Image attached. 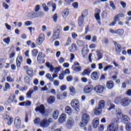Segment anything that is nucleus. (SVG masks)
Listing matches in <instances>:
<instances>
[{"label":"nucleus","instance_id":"nucleus-1","mask_svg":"<svg viewBox=\"0 0 131 131\" xmlns=\"http://www.w3.org/2000/svg\"><path fill=\"white\" fill-rule=\"evenodd\" d=\"M115 123H112L107 127L108 131H118V121L116 119L113 120Z\"/></svg>","mask_w":131,"mask_h":131},{"label":"nucleus","instance_id":"nucleus-2","mask_svg":"<svg viewBox=\"0 0 131 131\" xmlns=\"http://www.w3.org/2000/svg\"><path fill=\"white\" fill-rule=\"evenodd\" d=\"M90 115L88 114H84L82 116V121L80 123V126L83 127L87 125L88 123L90 122Z\"/></svg>","mask_w":131,"mask_h":131},{"label":"nucleus","instance_id":"nucleus-3","mask_svg":"<svg viewBox=\"0 0 131 131\" xmlns=\"http://www.w3.org/2000/svg\"><path fill=\"white\" fill-rule=\"evenodd\" d=\"M45 15V13L42 12H37L34 11L29 13L28 16L31 19H35V18H39V17H43Z\"/></svg>","mask_w":131,"mask_h":131},{"label":"nucleus","instance_id":"nucleus-4","mask_svg":"<svg viewBox=\"0 0 131 131\" xmlns=\"http://www.w3.org/2000/svg\"><path fill=\"white\" fill-rule=\"evenodd\" d=\"M71 105L72 108H74L77 112H79V102L77 99L72 100Z\"/></svg>","mask_w":131,"mask_h":131},{"label":"nucleus","instance_id":"nucleus-5","mask_svg":"<svg viewBox=\"0 0 131 131\" xmlns=\"http://www.w3.org/2000/svg\"><path fill=\"white\" fill-rule=\"evenodd\" d=\"M35 111L36 112H38L43 115V114H46V107L43 104H41L39 106H37L36 108L35 109Z\"/></svg>","mask_w":131,"mask_h":131},{"label":"nucleus","instance_id":"nucleus-6","mask_svg":"<svg viewBox=\"0 0 131 131\" xmlns=\"http://www.w3.org/2000/svg\"><path fill=\"white\" fill-rule=\"evenodd\" d=\"M105 89H106V87H104L103 85L99 84L95 87L94 91H95L97 94H102Z\"/></svg>","mask_w":131,"mask_h":131},{"label":"nucleus","instance_id":"nucleus-7","mask_svg":"<svg viewBox=\"0 0 131 131\" xmlns=\"http://www.w3.org/2000/svg\"><path fill=\"white\" fill-rule=\"evenodd\" d=\"M43 40H45V34H40L38 38L36 40V43H37L38 46H40V45L43 42Z\"/></svg>","mask_w":131,"mask_h":131},{"label":"nucleus","instance_id":"nucleus-8","mask_svg":"<svg viewBox=\"0 0 131 131\" xmlns=\"http://www.w3.org/2000/svg\"><path fill=\"white\" fill-rule=\"evenodd\" d=\"M130 102V100L127 98H122L121 101V104L122 106H124L125 107V106H128L129 104V102Z\"/></svg>","mask_w":131,"mask_h":131},{"label":"nucleus","instance_id":"nucleus-9","mask_svg":"<svg viewBox=\"0 0 131 131\" xmlns=\"http://www.w3.org/2000/svg\"><path fill=\"white\" fill-rule=\"evenodd\" d=\"M14 125L16 128H19L21 126V119L18 117L14 119Z\"/></svg>","mask_w":131,"mask_h":131},{"label":"nucleus","instance_id":"nucleus-10","mask_svg":"<svg viewBox=\"0 0 131 131\" xmlns=\"http://www.w3.org/2000/svg\"><path fill=\"white\" fill-rule=\"evenodd\" d=\"M91 78H92L93 80H98L100 76V73H98L97 72H93L91 74Z\"/></svg>","mask_w":131,"mask_h":131},{"label":"nucleus","instance_id":"nucleus-11","mask_svg":"<svg viewBox=\"0 0 131 131\" xmlns=\"http://www.w3.org/2000/svg\"><path fill=\"white\" fill-rule=\"evenodd\" d=\"M83 91L85 94H90V93L93 91V86L91 85H88L84 87Z\"/></svg>","mask_w":131,"mask_h":131},{"label":"nucleus","instance_id":"nucleus-12","mask_svg":"<svg viewBox=\"0 0 131 131\" xmlns=\"http://www.w3.org/2000/svg\"><path fill=\"white\" fill-rule=\"evenodd\" d=\"M115 46V51L116 53L119 54L121 52V45L117 43L116 41H114Z\"/></svg>","mask_w":131,"mask_h":131},{"label":"nucleus","instance_id":"nucleus-13","mask_svg":"<svg viewBox=\"0 0 131 131\" xmlns=\"http://www.w3.org/2000/svg\"><path fill=\"white\" fill-rule=\"evenodd\" d=\"M40 125L41 127H48L49 126V122L47 119H43L40 122Z\"/></svg>","mask_w":131,"mask_h":131},{"label":"nucleus","instance_id":"nucleus-14","mask_svg":"<svg viewBox=\"0 0 131 131\" xmlns=\"http://www.w3.org/2000/svg\"><path fill=\"white\" fill-rule=\"evenodd\" d=\"M91 72H92L91 68H88L83 70V71L81 73V75H82V76H85V75L89 76L90 74H91Z\"/></svg>","mask_w":131,"mask_h":131},{"label":"nucleus","instance_id":"nucleus-15","mask_svg":"<svg viewBox=\"0 0 131 131\" xmlns=\"http://www.w3.org/2000/svg\"><path fill=\"white\" fill-rule=\"evenodd\" d=\"M106 88L108 90H112L114 88V82L112 80L108 81L106 83Z\"/></svg>","mask_w":131,"mask_h":131},{"label":"nucleus","instance_id":"nucleus-16","mask_svg":"<svg viewBox=\"0 0 131 131\" xmlns=\"http://www.w3.org/2000/svg\"><path fill=\"white\" fill-rule=\"evenodd\" d=\"M96 11L97 13H95V18L96 19L97 21H100V20H101V17H100V13H101V10L96 9Z\"/></svg>","mask_w":131,"mask_h":131},{"label":"nucleus","instance_id":"nucleus-17","mask_svg":"<svg viewBox=\"0 0 131 131\" xmlns=\"http://www.w3.org/2000/svg\"><path fill=\"white\" fill-rule=\"evenodd\" d=\"M73 124H74V120L72 118L69 119L67 122V126L71 127L73 126Z\"/></svg>","mask_w":131,"mask_h":131},{"label":"nucleus","instance_id":"nucleus-18","mask_svg":"<svg viewBox=\"0 0 131 131\" xmlns=\"http://www.w3.org/2000/svg\"><path fill=\"white\" fill-rule=\"evenodd\" d=\"M94 113L95 115H100L102 114V108L96 107L94 111Z\"/></svg>","mask_w":131,"mask_h":131},{"label":"nucleus","instance_id":"nucleus-19","mask_svg":"<svg viewBox=\"0 0 131 131\" xmlns=\"http://www.w3.org/2000/svg\"><path fill=\"white\" fill-rule=\"evenodd\" d=\"M83 22H84V17L80 16L78 19V24L79 26H82Z\"/></svg>","mask_w":131,"mask_h":131},{"label":"nucleus","instance_id":"nucleus-20","mask_svg":"<svg viewBox=\"0 0 131 131\" xmlns=\"http://www.w3.org/2000/svg\"><path fill=\"white\" fill-rule=\"evenodd\" d=\"M9 103H17V101L16 99V96L13 95L10 96L8 98Z\"/></svg>","mask_w":131,"mask_h":131},{"label":"nucleus","instance_id":"nucleus-21","mask_svg":"<svg viewBox=\"0 0 131 131\" xmlns=\"http://www.w3.org/2000/svg\"><path fill=\"white\" fill-rule=\"evenodd\" d=\"M46 56H43L42 55V52H39L38 56H37V62H38V63H40V62H41V59H42V58H45Z\"/></svg>","mask_w":131,"mask_h":131},{"label":"nucleus","instance_id":"nucleus-22","mask_svg":"<svg viewBox=\"0 0 131 131\" xmlns=\"http://www.w3.org/2000/svg\"><path fill=\"white\" fill-rule=\"evenodd\" d=\"M55 98L54 96H50L47 99V102L49 104H53V103L55 102Z\"/></svg>","mask_w":131,"mask_h":131},{"label":"nucleus","instance_id":"nucleus-23","mask_svg":"<svg viewBox=\"0 0 131 131\" xmlns=\"http://www.w3.org/2000/svg\"><path fill=\"white\" fill-rule=\"evenodd\" d=\"M123 17V14L122 13H119L117 14L114 18V21H119L120 18H122Z\"/></svg>","mask_w":131,"mask_h":131},{"label":"nucleus","instance_id":"nucleus-24","mask_svg":"<svg viewBox=\"0 0 131 131\" xmlns=\"http://www.w3.org/2000/svg\"><path fill=\"white\" fill-rule=\"evenodd\" d=\"M58 120L60 123H63V122H65L66 120V117H65V115L62 114L59 117Z\"/></svg>","mask_w":131,"mask_h":131},{"label":"nucleus","instance_id":"nucleus-25","mask_svg":"<svg viewBox=\"0 0 131 131\" xmlns=\"http://www.w3.org/2000/svg\"><path fill=\"white\" fill-rule=\"evenodd\" d=\"M62 15L63 18H67L68 15H69V10L68 9H64L62 11Z\"/></svg>","mask_w":131,"mask_h":131},{"label":"nucleus","instance_id":"nucleus-26","mask_svg":"<svg viewBox=\"0 0 131 131\" xmlns=\"http://www.w3.org/2000/svg\"><path fill=\"white\" fill-rule=\"evenodd\" d=\"M92 123L93 125V127H94V128H97L98 127V125H99V119H95Z\"/></svg>","mask_w":131,"mask_h":131},{"label":"nucleus","instance_id":"nucleus-27","mask_svg":"<svg viewBox=\"0 0 131 131\" xmlns=\"http://www.w3.org/2000/svg\"><path fill=\"white\" fill-rule=\"evenodd\" d=\"M34 93V91L33 90V89H30L29 91H28L26 96L27 98H28L29 99H30L32 97V94Z\"/></svg>","mask_w":131,"mask_h":131},{"label":"nucleus","instance_id":"nucleus-28","mask_svg":"<svg viewBox=\"0 0 131 131\" xmlns=\"http://www.w3.org/2000/svg\"><path fill=\"white\" fill-rule=\"evenodd\" d=\"M27 74L30 77H32L33 76V70L31 68H29L27 70Z\"/></svg>","mask_w":131,"mask_h":131},{"label":"nucleus","instance_id":"nucleus-29","mask_svg":"<svg viewBox=\"0 0 131 131\" xmlns=\"http://www.w3.org/2000/svg\"><path fill=\"white\" fill-rule=\"evenodd\" d=\"M65 111L66 112V113L69 114V115H71V114L72 113V111L71 110V107H70V106H67V107H66Z\"/></svg>","mask_w":131,"mask_h":131},{"label":"nucleus","instance_id":"nucleus-30","mask_svg":"<svg viewBox=\"0 0 131 131\" xmlns=\"http://www.w3.org/2000/svg\"><path fill=\"white\" fill-rule=\"evenodd\" d=\"M104 107H105V101L101 100L99 102L98 107L101 108V109L102 110Z\"/></svg>","mask_w":131,"mask_h":131},{"label":"nucleus","instance_id":"nucleus-31","mask_svg":"<svg viewBox=\"0 0 131 131\" xmlns=\"http://www.w3.org/2000/svg\"><path fill=\"white\" fill-rule=\"evenodd\" d=\"M122 118L123 121L124 122H128L130 119H129V117L127 116L126 115H122Z\"/></svg>","mask_w":131,"mask_h":131},{"label":"nucleus","instance_id":"nucleus-32","mask_svg":"<svg viewBox=\"0 0 131 131\" xmlns=\"http://www.w3.org/2000/svg\"><path fill=\"white\" fill-rule=\"evenodd\" d=\"M116 34L118 35L122 36L123 35V33H124V30L123 29H120L116 30Z\"/></svg>","mask_w":131,"mask_h":131},{"label":"nucleus","instance_id":"nucleus-33","mask_svg":"<svg viewBox=\"0 0 131 131\" xmlns=\"http://www.w3.org/2000/svg\"><path fill=\"white\" fill-rule=\"evenodd\" d=\"M53 117L55 119H58V117H59V111L55 110L53 112Z\"/></svg>","mask_w":131,"mask_h":131},{"label":"nucleus","instance_id":"nucleus-34","mask_svg":"<svg viewBox=\"0 0 131 131\" xmlns=\"http://www.w3.org/2000/svg\"><path fill=\"white\" fill-rule=\"evenodd\" d=\"M125 129L126 131H131V123L129 122L126 123L125 125Z\"/></svg>","mask_w":131,"mask_h":131},{"label":"nucleus","instance_id":"nucleus-35","mask_svg":"<svg viewBox=\"0 0 131 131\" xmlns=\"http://www.w3.org/2000/svg\"><path fill=\"white\" fill-rule=\"evenodd\" d=\"M122 100V99H121V97H117L115 99V104H117V105H118V104H120Z\"/></svg>","mask_w":131,"mask_h":131},{"label":"nucleus","instance_id":"nucleus-36","mask_svg":"<svg viewBox=\"0 0 131 131\" xmlns=\"http://www.w3.org/2000/svg\"><path fill=\"white\" fill-rule=\"evenodd\" d=\"M38 54V50L34 49L32 51V55L33 57H36Z\"/></svg>","mask_w":131,"mask_h":131},{"label":"nucleus","instance_id":"nucleus-37","mask_svg":"<svg viewBox=\"0 0 131 131\" xmlns=\"http://www.w3.org/2000/svg\"><path fill=\"white\" fill-rule=\"evenodd\" d=\"M69 49H70V52H73V50H77V46L75 43H73Z\"/></svg>","mask_w":131,"mask_h":131},{"label":"nucleus","instance_id":"nucleus-38","mask_svg":"<svg viewBox=\"0 0 131 131\" xmlns=\"http://www.w3.org/2000/svg\"><path fill=\"white\" fill-rule=\"evenodd\" d=\"M88 14H89V12L88 11V10H83L82 12L81 17H82L83 18H85V17L88 16Z\"/></svg>","mask_w":131,"mask_h":131},{"label":"nucleus","instance_id":"nucleus-39","mask_svg":"<svg viewBox=\"0 0 131 131\" xmlns=\"http://www.w3.org/2000/svg\"><path fill=\"white\" fill-rule=\"evenodd\" d=\"M46 77L47 79H49L50 81H54V78H52V75L51 74H47L46 75Z\"/></svg>","mask_w":131,"mask_h":131},{"label":"nucleus","instance_id":"nucleus-40","mask_svg":"<svg viewBox=\"0 0 131 131\" xmlns=\"http://www.w3.org/2000/svg\"><path fill=\"white\" fill-rule=\"evenodd\" d=\"M112 68H113V66L108 65L105 66V67H104V68L103 69V70L105 72H106L107 70H110L111 69H112Z\"/></svg>","mask_w":131,"mask_h":131},{"label":"nucleus","instance_id":"nucleus-41","mask_svg":"<svg viewBox=\"0 0 131 131\" xmlns=\"http://www.w3.org/2000/svg\"><path fill=\"white\" fill-rule=\"evenodd\" d=\"M3 41L5 42V43H7V45H10V42L11 41V38H10V37L5 38L3 39Z\"/></svg>","mask_w":131,"mask_h":131},{"label":"nucleus","instance_id":"nucleus-42","mask_svg":"<svg viewBox=\"0 0 131 131\" xmlns=\"http://www.w3.org/2000/svg\"><path fill=\"white\" fill-rule=\"evenodd\" d=\"M77 45L79 47H83V46H84V42L81 40H78L77 41Z\"/></svg>","mask_w":131,"mask_h":131},{"label":"nucleus","instance_id":"nucleus-43","mask_svg":"<svg viewBox=\"0 0 131 131\" xmlns=\"http://www.w3.org/2000/svg\"><path fill=\"white\" fill-rule=\"evenodd\" d=\"M5 89H4V91L5 92H7L8 90H9V89H11V85H10V84L9 83H5Z\"/></svg>","mask_w":131,"mask_h":131},{"label":"nucleus","instance_id":"nucleus-44","mask_svg":"<svg viewBox=\"0 0 131 131\" xmlns=\"http://www.w3.org/2000/svg\"><path fill=\"white\" fill-rule=\"evenodd\" d=\"M60 35V33L58 32H55L53 34V37L56 39H58L59 38V36Z\"/></svg>","mask_w":131,"mask_h":131},{"label":"nucleus","instance_id":"nucleus-45","mask_svg":"<svg viewBox=\"0 0 131 131\" xmlns=\"http://www.w3.org/2000/svg\"><path fill=\"white\" fill-rule=\"evenodd\" d=\"M110 6L113 9V10H116V7H115V5H114V2L113 1L110 2Z\"/></svg>","mask_w":131,"mask_h":131},{"label":"nucleus","instance_id":"nucleus-46","mask_svg":"<svg viewBox=\"0 0 131 131\" xmlns=\"http://www.w3.org/2000/svg\"><path fill=\"white\" fill-rule=\"evenodd\" d=\"M70 45H71V38L69 37L67 40V43L64 45V47H68Z\"/></svg>","mask_w":131,"mask_h":131},{"label":"nucleus","instance_id":"nucleus-47","mask_svg":"<svg viewBox=\"0 0 131 131\" xmlns=\"http://www.w3.org/2000/svg\"><path fill=\"white\" fill-rule=\"evenodd\" d=\"M81 67H74L73 70H74V71H76V72H79L81 70Z\"/></svg>","mask_w":131,"mask_h":131},{"label":"nucleus","instance_id":"nucleus-48","mask_svg":"<svg viewBox=\"0 0 131 131\" xmlns=\"http://www.w3.org/2000/svg\"><path fill=\"white\" fill-rule=\"evenodd\" d=\"M7 80L8 81V82H14L15 80H14L13 78H12L11 76H7Z\"/></svg>","mask_w":131,"mask_h":131},{"label":"nucleus","instance_id":"nucleus-49","mask_svg":"<svg viewBox=\"0 0 131 131\" xmlns=\"http://www.w3.org/2000/svg\"><path fill=\"white\" fill-rule=\"evenodd\" d=\"M28 90V87L26 85H25L23 88H19V91L21 92H24L25 91H27Z\"/></svg>","mask_w":131,"mask_h":131},{"label":"nucleus","instance_id":"nucleus-50","mask_svg":"<svg viewBox=\"0 0 131 131\" xmlns=\"http://www.w3.org/2000/svg\"><path fill=\"white\" fill-rule=\"evenodd\" d=\"M116 113H117V116H122V110H121V109H119L117 111H116Z\"/></svg>","mask_w":131,"mask_h":131},{"label":"nucleus","instance_id":"nucleus-51","mask_svg":"<svg viewBox=\"0 0 131 131\" xmlns=\"http://www.w3.org/2000/svg\"><path fill=\"white\" fill-rule=\"evenodd\" d=\"M54 73L57 74L61 70V67L54 68Z\"/></svg>","mask_w":131,"mask_h":131},{"label":"nucleus","instance_id":"nucleus-52","mask_svg":"<svg viewBox=\"0 0 131 131\" xmlns=\"http://www.w3.org/2000/svg\"><path fill=\"white\" fill-rule=\"evenodd\" d=\"M53 21L54 22H57V20L58 19V14L55 13L53 16Z\"/></svg>","mask_w":131,"mask_h":131},{"label":"nucleus","instance_id":"nucleus-53","mask_svg":"<svg viewBox=\"0 0 131 131\" xmlns=\"http://www.w3.org/2000/svg\"><path fill=\"white\" fill-rule=\"evenodd\" d=\"M3 6L6 10H8L9 7V5L6 2L3 3Z\"/></svg>","mask_w":131,"mask_h":131},{"label":"nucleus","instance_id":"nucleus-54","mask_svg":"<svg viewBox=\"0 0 131 131\" xmlns=\"http://www.w3.org/2000/svg\"><path fill=\"white\" fill-rule=\"evenodd\" d=\"M97 57H98V60H100V59H102V53L100 51L97 52Z\"/></svg>","mask_w":131,"mask_h":131},{"label":"nucleus","instance_id":"nucleus-55","mask_svg":"<svg viewBox=\"0 0 131 131\" xmlns=\"http://www.w3.org/2000/svg\"><path fill=\"white\" fill-rule=\"evenodd\" d=\"M105 62L98 63V69L99 70H102L103 69V64H104Z\"/></svg>","mask_w":131,"mask_h":131},{"label":"nucleus","instance_id":"nucleus-56","mask_svg":"<svg viewBox=\"0 0 131 131\" xmlns=\"http://www.w3.org/2000/svg\"><path fill=\"white\" fill-rule=\"evenodd\" d=\"M72 6L75 9H77L78 8V2L73 3Z\"/></svg>","mask_w":131,"mask_h":131},{"label":"nucleus","instance_id":"nucleus-57","mask_svg":"<svg viewBox=\"0 0 131 131\" xmlns=\"http://www.w3.org/2000/svg\"><path fill=\"white\" fill-rule=\"evenodd\" d=\"M70 92L72 94H75V89L73 86H71L70 88Z\"/></svg>","mask_w":131,"mask_h":131},{"label":"nucleus","instance_id":"nucleus-58","mask_svg":"<svg viewBox=\"0 0 131 131\" xmlns=\"http://www.w3.org/2000/svg\"><path fill=\"white\" fill-rule=\"evenodd\" d=\"M42 6L43 10L44 11H45V12H48V11H49V7H48V6L46 5V4H43Z\"/></svg>","mask_w":131,"mask_h":131},{"label":"nucleus","instance_id":"nucleus-59","mask_svg":"<svg viewBox=\"0 0 131 131\" xmlns=\"http://www.w3.org/2000/svg\"><path fill=\"white\" fill-rule=\"evenodd\" d=\"M39 122H40V119L39 118H36L35 120H34V123L35 124H38V123H39Z\"/></svg>","mask_w":131,"mask_h":131},{"label":"nucleus","instance_id":"nucleus-60","mask_svg":"<svg viewBox=\"0 0 131 131\" xmlns=\"http://www.w3.org/2000/svg\"><path fill=\"white\" fill-rule=\"evenodd\" d=\"M73 79V77H72V76H69L67 77V81H72Z\"/></svg>","mask_w":131,"mask_h":131},{"label":"nucleus","instance_id":"nucleus-61","mask_svg":"<svg viewBox=\"0 0 131 131\" xmlns=\"http://www.w3.org/2000/svg\"><path fill=\"white\" fill-rule=\"evenodd\" d=\"M59 83H60V82H59V80H55L54 81L53 84L54 85H55V86H58V85H59Z\"/></svg>","mask_w":131,"mask_h":131},{"label":"nucleus","instance_id":"nucleus-62","mask_svg":"<svg viewBox=\"0 0 131 131\" xmlns=\"http://www.w3.org/2000/svg\"><path fill=\"white\" fill-rule=\"evenodd\" d=\"M120 5L122 6V8L124 9V8H126V3L124 2H121Z\"/></svg>","mask_w":131,"mask_h":131},{"label":"nucleus","instance_id":"nucleus-63","mask_svg":"<svg viewBox=\"0 0 131 131\" xmlns=\"http://www.w3.org/2000/svg\"><path fill=\"white\" fill-rule=\"evenodd\" d=\"M13 118H10L9 120V121L7 122V124H8V125H11V124H12V123H13Z\"/></svg>","mask_w":131,"mask_h":131},{"label":"nucleus","instance_id":"nucleus-64","mask_svg":"<svg viewBox=\"0 0 131 131\" xmlns=\"http://www.w3.org/2000/svg\"><path fill=\"white\" fill-rule=\"evenodd\" d=\"M25 106H31V101L28 100L26 102V105Z\"/></svg>","mask_w":131,"mask_h":131}]
</instances>
